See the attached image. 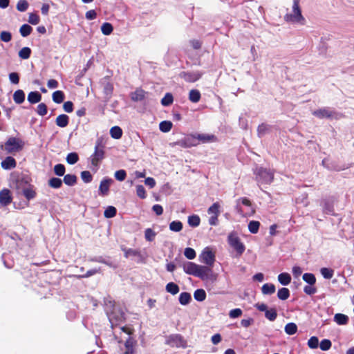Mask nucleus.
<instances>
[{"instance_id": "nucleus-1", "label": "nucleus", "mask_w": 354, "mask_h": 354, "mask_svg": "<svg viewBox=\"0 0 354 354\" xmlns=\"http://www.w3.org/2000/svg\"><path fill=\"white\" fill-rule=\"evenodd\" d=\"M183 270L185 273L199 277L201 279H207L212 272V269L208 266H201L191 261L184 263Z\"/></svg>"}, {"instance_id": "nucleus-2", "label": "nucleus", "mask_w": 354, "mask_h": 354, "mask_svg": "<svg viewBox=\"0 0 354 354\" xmlns=\"http://www.w3.org/2000/svg\"><path fill=\"white\" fill-rule=\"evenodd\" d=\"M284 21L288 23L299 24L304 25L306 19L302 15L299 0H293L292 10L291 13H287L283 17Z\"/></svg>"}, {"instance_id": "nucleus-3", "label": "nucleus", "mask_w": 354, "mask_h": 354, "mask_svg": "<svg viewBox=\"0 0 354 354\" xmlns=\"http://www.w3.org/2000/svg\"><path fill=\"white\" fill-rule=\"evenodd\" d=\"M24 147V142L15 137H10L3 145H1V149H4L8 153H15L23 149Z\"/></svg>"}, {"instance_id": "nucleus-4", "label": "nucleus", "mask_w": 354, "mask_h": 354, "mask_svg": "<svg viewBox=\"0 0 354 354\" xmlns=\"http://www.w3.org/2000/svg\"><path fill=\"white\" fill-rule=\"evenodd\" d=\"M256 180L261 185H270L274 180V171L263 167H259L255 172Z\"/></svg>"}, {"instance_id": "nucleus-5", "label": "nucleus", "mask_w": 354, "mask_h": 354, "mask_svg": "<svg viewBox=\"0 0 354 354\" xmlns=\"http://www.w3.org/2000/svg\"><path fill=\"white\" fill-rule=\"evenodd\" d=\"M100 143L97 142L95 147L94 153L91 156V163L92 165V169L94 171H97L100 162L104 158V150L102 146H100Z\"/></svg>"}, {"instance_id": "nucleus-6", "label": "nucleus", "mask_w": 354, "mask_h": 354, "mask_svg": "<svg viewBox=\"0 0 354 354\" xmlns=\"http://www.w3.org/2000/svg\"><path fill=\"white\" fill-rule=\"evenodd\" d=\"M166 344L171 347L185 348L187 346V341L180 334H172L166 339Z\"/></svg>"}, {"instance_id": "nucleus-7", "label": "nucleus", "mask_w": 354, "mask_h": 354, "mask_svg": "<svg viewBox=\"0 0 354 354\" xmlns=\"http://www.w3.org/2000/svg\"><path fill=\"white\" fill-rule=\"evenodd\" d=\"M313 115L319 119H339V114L335 111L330 110L329 108H322L315 110Z\"/></svg>"}, {"instance_id": "nucleus-8", "label": "nucleus", "mask_w": 354, "mask_h": 354, "mask_svg": "<svg viewBox=\"0 0 354 354\" xmlns=\"http://www.w3.org/2000/svg\"><path fill=\"white\" fill-rule=\"evenodd\" d=\"M228 243L236 250L238 256L242 255L244 252L245 247L236 234H230L228 236Z\"/></svg>"}, {"instance_id": "nucleus-9", "label": "nucleus", "mask_w": 354, "mask_h": 354, "mask_svg": "<svg viewBox=\"0 0 354 354\" xmlns=\"http://www.w3.org/2000/svg\"><path fill=\"white\" fill-rule=\"evenodd\" d=\"M221 205L218 202L214 203L207 209L208 214L211 215L209 218L210 225H216L218 224V216L221 213Z\"/></svg>"}, {"instance_id": "nucleus-10", "label": "nucleus", "mask_w": 354, "mask_h": 354, "mask_svg": "<svg viewBox=\"0 0 354 354\" xmlns=\"http://www.w3.org/2000/svg\"><path fill=\"white\" fill-rule=\"evenodd\" d=\"M199 259L201 263L212 266L215 261V254L209 248L206 247L200 254Z\"/></svg>"}, {"instance_id": "nucleus-11", "label": "nucleus", "mask_w": 354, "mask_h": 354, "mask_svg": "<svg viewBox=\"0 0 354 354\" xmlns=\"http://www.w3.org/2000/svg\"><path fill=\"white\" fill-rule=\"evenodd\" d=\"M179 76L187 82H195L202 77V73L199 71H183Z\"/></svg>"}, {"instance_id": "nucleus-12", "label": "nucleus", "mask_w": 354, "mask_h": 354, "mask_svg": "<svg viewBox=\"0 0 354 354\" xmlns=\"http://www.w3.org/2000/svg\"><path fill=\"white\" fill-rule=\"evenodd\" d=\"M176 144L181 147L189 148L198 145V142H196L194 134H189L185 137L183 139L178 140Z\"/></svg>"}, {"instance_id": "nucleus-13", "label": "nucleus", "mask_w": 354, "mask_h": 354, "mask_svg": "<svg viewBox=\"0 0 354 354\" xmlns=\"http://www.w3.org/2000/svg\"><path fill=\"white\" fill-rule=\"evenodd\" d=\"M112 183L113 180L111 178H104L102 180L99 186V194L102 196L108 195L109 187Z\"/></svg>"}, {"instance_id": "nucleus-14", "label": "nucleus", "mask_w": 354, "mask_h": 354, "mask_svg": "<svg viewBox=\"0 0 354 354\" xmlns=\"http://www.w3.org/2000/svg\"><path fill=\"white\" fill-rule=\"evenodd\" d=\"M12 197L8 189H3L0 192V204L2 206H7L11 203Z\"/></svg>"}, {"instance_id": "nucleus-15", "label": "nucleus", "mask_w": 354, "mask_h": 354, "mask_svg": "<svg viewBox=\"0 0 354 354\" xmlns=\"http://www.w3.org/2000/svg\"><path fill=\"white\" fill-rule=\"evenodd\" d=\"M148 94L147 91L141 88H137L133 92H131L130 97L133 102H140L143 100Z\"/></svg>"}, {"instance_id": "nucleus-16", "label": "nucleus", "mask_w": 354, "mask_h": 354, "mask_svg": "<svg viewBox=\"0 0 354 354\" xmlns=\"http://www.w3.org/2000/svg\"><path fill=\"white\" fill-rule=\"evenodd\" d=\"M194 136L196 138V142H198V145L201 142L207 143L211 142H215L216 140V138L214 135L196 133L194 134Z\"/></svg>"}, {"instance_id": "nucleus-17", "label": "nucleus", "mask_w": 354, "mask_h": 354, "mask_svg": "<svg viewBox=\"0 0 354 354\" xmlns=\"http://www.w3.org/2000/svg\"><path fill=\"white\" fill-rule=\"evenodd\" d=\"M30 181L31 178L28 176H24L18 178L16 181L17 189L23 191L24 189L32 185Z\"/></svg>"}, {"instance_id": "nucleus-18", "label": "nucleus", "mask_w": 354, "mask_h": 354, "mask_svg": "<svg viewBox=\"0 0 354 354\" xmlns=\"http://www.w3.org/2000/svg\"><path fill=\"white\" fill-rule=\"evenodd\" d=\"M136 345V341L129 337L124 343L125 351L124 354H135V346Z\"/></svg>"}, {"instance_id": "nucleus-19", "label": "nucleus", "mask_w": 354, "mask_h": 354, "mask_svg": "<svg viewBox=\"0 0 354 354\" xmlns=\"http://www.w3.org/2000/svg\"><path fill=\"white\" fill-rule=\"evenodd\" d=\"M1 166L4 169H12L16 167L17 162L14 158L8 156L1 162Z\"/></svg>"}, {"instance_id": "nucleus-20", "label": "nucleus", "mask_w": 354, "mask_h": 354, "mask_svg": "<svg viewBox=\"0 0 354 354\" xmlns=\"http://www.w3.org/2000/svg\"><path fill=\"white\" fill-rule=\"evenodd\" d=\"M55 124L60 128H64L69 124V117L66 114H60L56 118Z\"/></svg>"}, {"instance_id": "nucleus-21", "label": "nucleus", "mask_w": 354, "mask_h": 354, "mask_svg": "<svg viewBox=\"0 0 354 354\" xmlns=\"http://www.w3.org/2000/svg\"><path fill=\"white\" fill-rule=\"evenodd\" d=\"M41 95L38 91H31L28 95V101L30 104H36L41 101Z\"/></svg>"}, {"instance_id": "nucleus-22", "label": "nucleus", "mask_w": 354, "mask_h": 354, "mask_svg": "<svg viewBox=\"0 0 354 354\" xmlns=\"http://www.w3.org/2000/svg\"><path fill=\"white\" fill-rule=\"evenodd\" d=\"M23 195L28 200L30 201L35 198L37 194L34 189V186L32 185L22 191Z\"/></svg>"}, {"instance_id": "nucleus-23", "label": "nucleus", "mask_w": 354, "mask_h": 354, "mask_svg": "<svg viewBox=\"0 0 354 354\" xmlns=\"http://www.w3.org/2000/svg\"><path fill=\"white\" fill-rule=\"evenodd\" d=\"M333 319L338 325H346L349 320L348 317L342 313L335 314Z\"/></svg>"}, {"instance_id": "nucleus-24", "label": "nucleus", "mask_w": 354, "mask_h": 354, "mask_svg": "<svg viewBox=\"0 0 354 354\" xmlns=\"http://www.w3.org/2000/svg\"><path fill=\"white\" fill-rule=\"evenodd\" d=\"M13 100L17 104H21L25 101V93L23 90H17L13 94Z\"/></svg>"}, {"instance_id": "nucleus-25", "label": "nucleus", "mask_w": 354, "mask_h": 354, "mask_svg": "<svg viewBox=\"0 0 354 354\" xmlns=\"http://www.w3.org/2000/svg\"><path fill=\"white\" fill-rule=\"evenodd\" d=\"M201 97V93L197 89H192L189 93V100L193 103H197Z\"/></svg>"}, {"instance_id": "nucleus-26", "label": "nucleus", "mask_w": 354, "mask_h": 354, "mask_svg": "<svg viewBox=\"0 0 354 354\" xmlns=\"http://www.w3.org/2000/svg\"><path fill=\"white\" fill-rule=\"evenodd\" d=\"M278 281L283 286L288 285L291 281V277L290 274L287 272H283L279 274Z\"/></svg>"}, {"instance_id": "nucleus-27", "label": "nucleus", "mask_w": 354, "mask_h": 354, "mask_svg": "<svg viewBox=\"0 0 354 354\" xmlns=\"http://www.w3.org/2000/svg\"><path fill=\"white\" fill-rule=\"evenodd\" d=\"M165 290L167 292H169L171 295H175L177 293H178L180 288L176 283L174 282H169L166 285Z\"/></svg>"}, {"instance_id": "nucleus-28", "label": "nucleus", "mask_w": 354, "mask_h": 354, "mask_svg": "<svg viewBox=\"0 0 354 354\" xmlns=\"http://www.w3.org/2000/svg\"><path fill=\"white\" fill-rule=\"evenodd\" d=\"M63 181L68 186H73L77 183V176L75 174H66L64 176Z\"/></svg>"}, {"instance_id": "nucleus-29", "label": "nucleus", "mask_w": 354, "mask_h": 354, "mask_svg": "<svg viewBox=\"0 0 354 354\" xmlns=\"http://www.w3.org/2000/svg\"><path fill=\"white\" fill-rule=\"evenodd\" d=\"M265 317L270 322H274L277 317V311L275 308H272L266 310Z\"/></svg>"}, {"instance_id": "nucleus-30", "label": "nucleus", "mask_w": 354, "mask_h": 354, "mask_svg": "<svg viewBox=\"0 0 354 354\" xmlns=\"http://www.w3.org/2000/svg\"><path fill=\"white\" fill-rule=\"evenodd\" d=\"M111 136L114 139H120L122 136V130L118 126L113 127L110 129Z\"/></svg>"}, {"instance_id": "nucleus-31", "label": "nucleus", "mask_w": 354, "mask_h": 354, "mask_svg": "<svg viewBox=\"0 0 354 354\" xmlns=\"http://www.w3.org/2000/svg\"><path fill=\"white\" fill-rule=\"evenodd\" d=\"M32 32V28L28 24H23L19 28V32L24 37H26Z\"/></svg>"}, {"instance_id": "nucleus-32", "label": "nucleus", "mask_w": 354, "mask_h": 354, "mask_svg": "<svg viewBox=\"0 0 354 354\" xmlns=\"http://www.w3.org/2000/svg\"><path fill=\"white\" fill-rule=\"evenodd\" d=\"M173 124L171 121L164 120L159 124V129L162 132H169L172 128Z\"/></svg>"}, {"instance_id": "nucleus-33", "label": "nucleus", "mask_w": 354, "mask_h": 354, "mask_svg": "<svg viewBox=\"0 0 354 354\" xmlns=\"http://www.w3.org/2000/svg\"><path fill=\"white\" fill-rule=\"evenodd\" d=\"M52 97L54 102L60 104L64 100V93L62 91H56L53 93Z\"/></svg>"}, {"instance_id": "nucleus-34", "label": "nucleus", "mask_w": 354, "mask_h": 354, "mask_svg": "<svg viewBox=\"0 0 354 354\" xmlns=\"http://www.w3.org/2000/svg\"><path fill=\"white\" fill-rule=\"evenodd\" d=\"M192 299L191 295L189 292H183L179 295V302L182 305L188 304Z\"/></svg>"}, {"instance_id": "nucleus-35", "label": "nucleus", "mask_w": 354, "mask_h": 354, "mask_svg": "<svg viewBox=\"0 0 354 354\" xmlns=\"http://www.w3.org/2000/svg\"><path fill=\"white\" fill-rule=\"evenodd\" d=\"M122 250L124 252V256L125 258H129L130 256L133 257H140V252L137 250H133L131 248H122Z\"/></svg>"}, {"instance_id": "nucleus-36", "label": "nucleus", "mask_w": 354, "mask_h": 354, "mask_svg": "<svg viewBox=\"0 0 354 354\" xmlns=\"http://www.w3.org/2000/svg\"><path fill=\"white\" fill-rule=\"evenodd\" d=\"M277 297L281 300H286L290 297V290L287 288H281L277 292Z\"/></svg>"}, {"instance_id": "nucleus-37", "label": "nucleus", "mask_w": 354, "mask_h": 354, "mask_svg": "<svg viewBox=\"0 0 354 354\" xmlns=\"http://www.w3.org/2000/svg\"><path fill=\"white\" fill-rule=\"evenodd\" d=\"M303 280L309 285H315L316 277L313 273H304L302 277Z\"/></svg>"}, {"instance_id": "nucleus-38", "label": "nucleus", "mask_w": 354, "mask_h": 354, "mask_svg": "<svg viewBox=\"0 0 354 354\" xmlns=\"http://www.w3.org/2000/svg\"><path fill=\"white\" fill-rule=\"evenodd\" d=\"M261 290L264 295H271L275 292V286L272 283H265L262 286Z\"/></svg>"}, {"instance_id": "nucleus-39", "label": "nucleus", "mask_w": 354, "mask_h": 354, "mask_svg": "<svg viewBox=\"0 0 354 354\" xmlns=\"http://www.w3.org/2000/svg\"><path fill=\"white\" fill-rule=\"evenodd\" d=\"M285 332L290 335H294L297 331V326L296 324L290 322L285 326Z\"/></svg>"}, {"instance_id": "nucleus-40", "label": "nucleus", "mask_w": 354, "mask_h": 354, "mask_svg": "<svg viewBox=\"0 0 354 354\" xmlns=\"http://www.w3.org/2000/svg\"><path fill=\"white\" fill-rule=\"evenodd\" d=\"M48 185L54 189L60 188L62 185V180L59 178H51L48 180Z\"/></svg>"}, {"instance_id": "nucleus-41", "label": "nucleus", "mask_w": 354, "mask_h": 354, "mask_svg": "<svg viewBox=\"0 0 354 354\" xmlns=\"http://www.w3.org/2000/svg\"><path fill=\"white\" fill-rule=\"evenodd\" d=\"M174 102V97L171 93H167L161 100L162 106H167L171 105Z\"/></svg>"}, {"instance_id": "nucleus-42", "label": "nucleus", "mask_w": 354, "mask_h": 354, "mask_svg": "<svg viewBox=\"0 0 354 354\" xmlns=\"http://www.w3.org/2000/svg\"><path fill=\"white\" fill-rule=\"evenodd\" d=\"M194 297L198 301H203L206 298V292L203 289H197L194 292Z\"/></svg>"}, {"instance_id": "nucleus-43", "label": "nucleus", "mask_w": 354, "mask_h": 354, "mask_svg": "<svg viewBox=\"0 0 354 354\" xmlns=\"http://www.w3.org/2000/svg\"><path fill=\"white\" fill-rule=\"evenodd\" d=\"M183 229V223L179 221H174L169 224V230L173 232H178Z\"/></svg>"}, {"instance_id": "nucleus-44", "label": "nucleus", "mask_w": 354, "mask_h": 354, "mask_svg": "<svg viewBox=\"0 0 354 354\" xmlns=\"http://www.w3.org/2000/svg\"><path fill=\"white\" fill-rule=\"evenodd\" d=\"M31 49L29 47H24L19 51V57L23 59H27L30 57Z\"/></svg>"}, {"instance_id": "nucleus-45", "label": "nucleus", "mask_w": 354, "mask_h": 354, "mask_svg": "<svg viewBox=\"0 0 354 354\" xmlns=\"http://www.w3.org/2000/svg\"><path fill=\"white\" fill-rule=\"evenodd\" d=\"M113 30V26L108 22L102 24L101 31L104 35H109Z\"/></svg>"}, {"instance_id": "nucleus-46", "label": "nucleus", "mask_w": 354, "mask_h": 354, "mask_svg": "<svg viewBox=\"0 0 354 354\" xmlns=\"http://www.w3.org/2000/svg\"><path fill=\"white\" fill-rule=\"evenodd\" d=\"M117 214V209L113 206H109L104 212V217L111 218L114 217Z\"/></svg>"}, {"instance_id": "nucleus-47", "label": "nucleus", "mask_w": 354, "mask_h": 354, "mask_svg": "<svg viewBox=\"0 0 354 354\" xmlns=\"http://www.w3.org/2000/svg\"><path fill=\"white\" fill-rule=\"evenodd\" d=\"M260 223L257 221H251L248 224V230L252 234H257L259 231Z\"/></svg>"}, {"instance_id": "nucleus-48", "label": "nucleus", "mask_w": 354, "mask_h": 354, "mask_svg": "<svg viewBox=\"0 0 354 354\" xmlns=\"http://www.w3.org/2000/svg\"><path fill=\"white\" fill-rule=\"evenodd\" d=\"M29 3L26 0H19L17 1L16 8L19 12H25L28 8Z\"/></svg>"}, {"instance_id": "nucleus-49", "label": "nucleus", "mask_w": 354, "mask_h": 354, "mask_svg": "<svg viewBox=\"0 0 354 354\" xmlns=\"http://www.w3.org/2000/svg\"><path fill=\"white\" fill-rule=\"evenodd\" d=\"M79 160L78 154L75 152L69 153L66 156V162L70 165H74Z\"/></svg>"}, {"instance_id": "nucleus-50", "label": "nucleus", "mask_w": 354, "mask_h": 354, "mask_svg": "<svg viewBox=\"0 0 354 354\" xmlns=\"http://www.w3.org/2000/svg\"><path fill=\"white\" fill-rule=\"evenodd\" d=\"M320 272L324 278L327 279H330L334 274V270L328 268H321Z\"/></svg>"}, {"instance_id": "nucleus-51", "label": "nucleus", "mask_w": 354, "mask_h": 354, "mask_svg": "<svg viewBox=\"0 0 354 354\" xmlns=\"http://www.w3.org/2000/svg\"><path fill=\"white\" fill-rule=\"evenodd\" d=\"M28 21L32 25H37L40 21L39 16L35 12H30L28 15Z\"/></svg>"}, {"instance_id": "nucleus-52", "label": "nucleus", "mask_w": 354, "mask_h": 354, "mask_svg": "<svg viewBox=\"0 0 354 354\" xmlns=\"http://www.w3.org/2000/svg\"><path fill=\"white\" fill-rule=\"evenodd\" d=\"M156 233L151 228H147L145 231V239L148 241H153L155 239Z\"/></svg>"}, {"instance_id": "nucleus-53", "label": "nucleus", "mask_w": 354, "mask_h": 354, "mask_svg": "<svg viewBox=\"0 0 354 354\" xmlns=\"http://www.w3.org/2000/svg\"><path fill=\"white\" fill-rule=\"evenodd\" d=\"M200 218L197 215H193L188 217V223L190 226L197 227L200 225Z\"/></svg>"}, {"instance_id": "nucleus-54", "label": "nucleus", "mask_w": 354, "mask_h": 354, "mask_svg": "<svg viewBox=\"0 0 354 354\" xmlns=\"http://www.w3.org/2000/svg\"><path fill=\"white\" fill-rule=\"evenodd\" d=\"M37 113L39 115L44 116L48 112V108L46 104L44 103H40L37 106L36 109Z\"/></svg>"}, {"instance_id": "nucleus-55", "label": "nucleus", "mask_w": 354, "mask_h": 354, "mask_svg": "<svg viewBox=\"0 0 354 354\" xmlns=\"http://www.w3.org/2000/svg\"><path fill=\"white\" fill-rule=\"evenodd\" d=\"M66 169L65 166L62 164H57L54 167V172L57 176H62L64 175Z\"/></svg>"}, {"instance_id": "nucleus-56", "label": "nucleus", "mask_w": 354, "mask_h": 354, "mask_svg": "<svg viewBox=\"0 0 354 354\" xmlns=\"http://www.w3.org/2000/svg\"><path fill=\"white\" fill-rule=\"evenodd\" d=\"M184 255L187 259L192 260L195 259L196 254L193 248H186L184 251Z\"/></svg>"}, {"instance_id": "nucleus-57", "label": "nucleus", "mask_w": 354, "mask_h": 354, "mask_svg": "<svg viewBox=\"0 0 354 354\" xmlns=\"http://www.w3.org/2000/svg\"><path fill=\"white\" fill-rule=\"evenodd\" d=\"M331 345H332V344H331L330 340H329L328 339H324L321 341V342L319 344V347L322 351H326L330 348Z\"/></svg>"}, {"instance_id": "nucleus-58", "label": "nucleus", "mask_w": 354, "mask_h": 354, "mask_svg": "<svg viewBox=\"0 0 354 354\" xmlns=\"http://www.w3.org/2000/svg\"><path fill=\"white\" fill-rule=\"evenodd\" d=\"M317 291V288L315 285H308L305 286L304 288V292L308 295H313L315 294Z\"/></svg>"}, {"instance_id": "nucleus-59", "label": "nucleus", "mask_w": 354, "mask_h": 354, "mask_svg": "<svg viewBox=\"0 0 354 354\" xmlns=\"http://www.w3.org/2000/svg\"><path fill=\"white\" fill-rule=\"evenodd\" d=\"M136 194L137 196L142 199H144L147 197L145 189L142 185H138L136 186Z\"/></svg>"}, {"instance_id": "nucleus-60", "label": "nucleus", "mask_w": 354, "mask_h": 354, "mask_svg": "<svg viewBox=\"0 0 354 354\" xmlns=\"http://www.w3.org/2000/svg\"><path fill=\"white\" fill-rule=\"evenodd\" d=\"M81 178L82 180L86 183H88L92 181L93 176L91 174L90 171H83L81 172Z\"/></svg>"}, {"instance_id": "nucleus-61", "label": "nucleus", "mask_w": 354, "mask_h": 354, "mask_svg": "<svg viewBox=\"0 0 354 354\" xmlns=\"http://www.w3.org/2000/svg\"><path fill=\"white\" fill-rule=\"evenodd\" d=\"M0 39L3 42H9L12 39V34L8 31H2L0 33Z\"/></svg>"}, {"instance_id": "nucleus-62", "label": "nucleus", "mask_w": 354, "mask_h": 354, "mask_svg": "<svg viewBox=\"0 0 354 354\" xmlns=\"http://www.w3.org/2000/svg\"><path fill=\"white\" fill-rule=\"evenodd\" d=\"M269 130V126L266 124L262 123L258 126L257 132L259 136H262Z\"/></svg>"}, {"instance_id": "nucleus-63", "label": "nucleus", "mask_w": 354, "mask_h": 354, "mask_svg": "<svg viewBox=\"0 0 354 354\" xmlns=\"http://www.w3.org/2000/svg\"><path fill=\"white\" fill-rule=\"evenodd\" d=\"M115 178L119 181H123L127 177V172L124 169H120L115 172Z\"/></svg>"}, {"instance_id": "nucleus-64", "label": "nucleus", "mask_w": 354, "mask_h": 354, "mask_svg": "<svg viewBox=\"0 0 354 354\" xmlns=\"http://www.w3.org/2000/svg\"><path fill=\"white\" fill-rule=\"evenodd\" d=\"M308 345L310 348H317L319 345V339L317 337L313 336L308 341Z\"/></svg>"}]
</instances>
